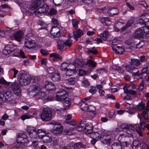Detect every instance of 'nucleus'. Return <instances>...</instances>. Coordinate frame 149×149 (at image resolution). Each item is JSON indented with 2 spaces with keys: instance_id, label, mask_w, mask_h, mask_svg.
I'll list each match as a JSON object with an SVG mask.
<instances>
[{
  "instance_id": "f8f14e48",
  "label": "nucleus",
  "mask_w": 149,
  "mask_h": 149,
  "mask_svg": "<svg viewBox=\"0 0 149 149\" xmlns=\"http://www.w3.org/2000/svg\"><path fill=\"white\" fill-rule=\"evenodd\" d=\"M26 131L30 137L31 138H36L37 137V131L35 128L32 127H28Z\"/></svg>"
},
{
  "instance_id": "20e7f679",
  "label": "nucleus",
  "mask_w": 149,
  "mask_h": 149,
  "mask_svg": "<svg viewBox=\"0 0 149 149\" xmlns=\"http://www.w3.org/2000/svg\"><path fill=\"white\" fill-rule=\"evenodd\" d=\"M40 117L43 121L47 122L50 120L52 118L51 109L48 107H44L40 113Z\"/></svg>"
},
{
  "instance_id": "c85d7f7f",
  "label": "nucleus",
  "mask_w": 149,
  "mask_h": 149,
  "mask_svg": "<svg viewBox=\"0 0 149 149\" xmlns=\"http://www.w3.org/2000/svg\"><path fill=\"white\" fill-rule=\"evenodd\" d=\"M50 76L52 80L54 81H58L61 79L60 74L59 73H54Z\"/></svg>"
},
{
  "instance_id": "a19ab883",
  "label": "nucleus",
  "mask_w": 149,
  "mask_h": 149,
  "mask_svg": "<svg viewBox=\"0 0 149 149\" xmlns=\"http://www.w3.org/2000/svg\"><path fill=\"white\" fill-rule=\"evenodd\" d=\"M112 69L114 70L117 71L120 74L123 73L124 70L121 68L120 67L118 66H116L115 65H113L112 67Z\"/></svg>"
},
{
  "instance_id": "49530a36",
  "label": "nucleus",
  "mask_w": 149,
  "mask_h": 149,
  "mask_svg": "<svg viewBox=\"0 0 149 149\" xmlns=\"http://www.w3.org/2000/svg\"><path fill=\"white\" fill-rule=\"evenodd\" d=\"M120 127L123 129L130 130V125L129 123H124L120 125Z\"/></svg>"
},
{
  "instance_id": "69168bd1",
  "label": "nucleus",
  "mask_w": 149,
  "mask_h": 149,
  "mask_svg": "<svg viewBox=\"0 0 149 149\" xmlns=\"http://www.w3.org/2000/svg\"><path fill=\"white\" fill-rule=\"evenodd\" d=\"M48 72L49 74L52 75V74H54L55 71L54 69L53 68H49L47 69Z\"/></svg>"
},
{
  "instance_id": "7ed1b4c3",
  "label": "nucleus",
  "mask_w": 149,
  "mask_h": 149,
  "mask_svg": "<svg viewBox=\"0 0 149 149\" xmlns=\"http://www.w3.org/2000/svg\"><path fill=\"white\" fill-rule=\"evenodd\" d=\"M33 97L37 100L42 99L45 97V93L41 91V87L38 84L33 85L30 87Z\"/></svg>"
},
{
  "instance_id": "b1692460",
  "label": "nucleus",
  "mask_w": 149,
  "mask_h": 149,
  "mask_svg": "<svg viewBox=\"0 0 149 149\" xmlns=\"http://www.w3.org/2000/svg\"><path fill=\"white\" fill-rule=\"evenodd\" d=\"M147 106L146 107V110H143L141 113L142 116L145 119H147L148 118V112L149 111V100L146 103Z\"/></svg>"
},
{
  "instance_id": "473e14b6",
  "label": "nucleus",
  "mask_w": 149,
  "mask_h": 149,
  "mask_svg": "<svg viewBox=\"0 0 149 149\" xmlns=\"http://www.w3.org/2000/svg\"><path fill=\"white\" fill-rule=\"evenodd\" d=\"M72 116L71 115H67L66 118V123L67 124H69L73 125H74L76 124V123L75 121H72V120L69 121L71 119Z\"/></svg>"
},
{
  "instance_id": "5701e85b",
  "label": "nucleus",
  "mask_w": 149,
  "mask_h": 149,
  "mask_svg": "<svg viewBox=\"0 0 149 149\" xmlns=\"http://www.w3.org/2000/svg\"><path fill=\"white\" fill-rule=\"evenodd\" d=\"M53 146L54 148H59V144L61 140L57 137H54L52 139Z\"/></svg>"
},
{
  "instance_id": "79ce46f5",
  "label": "nucleus",
  "mask_w": 149,
  "mask_h": 149,
  "mask_svg": "<svg viewBox=\"0 0 149 149\" xmlns=\"http://www.w3.org/2000/svg\"><path fill=\"white\" fill-rule=\"evenodd\" d=\"M108 35V32L107 31H104L102 33L100 34V36L103 40H106Z\"/></svg>"
},
{
  "instance_id": "de8ad7c7",
  "label": "nucleus",
  "mask_w": 149,
  "mask_h": 149,
  "mask_svg": "<svg viewBox=\"0 0 149 149\" xmlns=\"http://www.w3.org/2000/svg\"><path fill=\"white\" fill-rule=\"evenodd\" d=\"M77 62L75 64L76 65L77 64L78 67H80L83 66L85 64V62L83 60L80 59L78 60H77Z\"/></svg>"
},
{
  "instance_id": "dca6fc26",
  "label": "nucleus",
  "mask_w": 149,
  "mask_h": 149,
  "mask_svg": "<svg viewBox=\"0 0 149 149\" xmlns=\"http://www.w3.org/2000/svg\"><path fill=\"white\" fill-rule=\"evenodd\" d=\"M50 33L54 38L58 37L61 35L60 28L57 26H53L50 31Z\"/></svg>"
},
{
  "instance_id": "4c0bfd02",
  "label": "nucleus",
  "mask_w": 149,
  "mask_h": 149,
  "mask_svg": "<svg viewBox=\"0 0 149 149\" xmlns=\"http://www.w3.org/2000/svg\"><path fill=\"white\" fill-rule=\"evenodd\" d=\"M148 17V15L146 13H142L140 16V18L143 21H146V23L149 26V19L147 17Z\"/></svg>"
},
{
  "instance_id": "6e6d98bb",
  "label": "nucleus",
  "mask_w": 149,
  "mask_h": 149,
  "mask_svg": "<svg viewBox=\"0 0 149 149\" xmlns=\"http://www.w3.org/2000/svg\"><path fill=\"white\" fill-rule=\"evenodd\" d=\"M137 23H138L143 25V27L144 28H145V26H146L147 25L146 23V21H143L141 19V18H140V19L137 21Z\"/></svg>"
},
{
  "instance_id": "2f4dec72",
  "label": "nucleus",
  "mask_w": 149,
  "mask_h": 149,
  "mask_svg": "<svg viewBox=\"0 0 149 149\" xmlns=\"http://www.w3.org/2000/svg\"><path fill=\"white\" fill-rule=\"evenodd\" d=\"M140 43H137L133 40H131V50H134L136 48H140L142 47V46H139Z\"/></svg>"
},
{
  "instance_id": "2eb2a0df",
  "label": "nucleus",
  "mask_w": 149,
  "mask_h": 149,
  "mask_svg": "<svg viewBox=\"0 0 149 149\" xmlns=\"http://www.w3.org/2000/svg\"><path fill=\"white\" fill-rule=\"evenodd\" d=\"M125 93L127 94V96L124 98V100L127 101L130 100V86L128 84H126L123 87Z\"/></svg>"
},
{
  "instance_id": "393cba45",
  "label": "nucleus",
  "mask_w": 149,
  "mask_h": 149,
  "mask_svg": "<svg viewBox=\"0 0 149 149\" xmlns=\"http://www.w3.org/2000/svg\"><path fill=\"white\" fill-rule=\"evenodd\" d=\"M59 144V148L61 149H68L70 146V143L68 141L63 142L61 140Z\"/></svg>"
},
{
  "instance_id": "f3484780",
  "label": "nucleus",
  "mask_w": 149,
  "mask_h": 149,
  "mask_svg": "<svg viewBox=\"0 0 149 149\" xmlns=\"http://www.w3.org/2000/svg\"><path fill=\"white\" fill-rule=\"evenodd\" d=\"M43 2L40 0H34L32 1L29 7L31 10H34L43 4Z\"/></svg>"
},
{
  "instance_id": "09e8293b",
  "label": "nucleus",
  "mask_w": 149,
  "mask_h": 149,
  "mask_svg": "<svg viewBox=\"0 0 149 149\" xmlns=\"http://www.w3.org/2000/svg\"><path fill=\"white\" fill-rule=\"evenodd\" d=\"M138 109L139 111H141L143 110H146L145 104L143 103H139L138 105Z\"/></svg>"
},
{
  "instance_id": "9b49d317",
  "label": "nucleus",
  "mask_w": 149,
  "mask_h": 149,
  "mask_svg": "<svg viewBox=\"0 0 149 149\" xmlns=\"http://www.w3.org/2000/svg\"><path fill=\"white\" fill-rule=\"evenodd\" d=\"M11 88L14 93L17 96L21 94V88L20 86L17 83H14L11 85Z\"/></svg>"
},
{
  "instance_id": "ea45409f",
  "label": "nucleus",
  "mask_w": 149,
  "mask_h": 149,
  "mask_svg": "<svg viewBox=\"0 0 149 149\" xmlns=\"http://www.w3.org/2000/svg\"><path fill=\"white\" fill-rule=\"evenodd\" d=\"M112 149H122V147L120 143L114 142L111 145Z\"/></svg>"
},
{
  "instance_id": "0e129e2a",
  "label": "nucleus",
  "mask_w": 149,
  "mask_h": 149,
  "mask_svg": "<svg viewBox=\"0 0 149 149\" xmlns=\"http://www.w3.org/2000/svg\"><path fill=\"white\" fill-rule=\"evenodd\" d=\"M97 73L101 74L103 73L106 72V70L105 69L103 68H100L99 69H97L96 70Z\"/></svg>"
},
{
  "instance_id": "f03ea898",
  "label": "nucleus",
  "mask_w": 149,
  "mask_h": 149,
  "mask_svg": "<svg viewBox=\"0 0 149 149\" xmlns=\"http://www.w3.org/2000/svg\"><path fill=\"white\" fill-rule=\"evenodd\" d=\"M17 79L21 85L24 86L29 83L31 78L29 74L22 71L20 72L18 74Z\"/></svg>"
},
{
  "instance_id": "4be33fe9",
  "label": "nucleus",
  "mask_w": 149,
  "mask_h": 149,
  "mask_svg": "<svg viewBox=\"0 0 149 149\" xmlns=\"http://www.w3.org/2000/svg\"><path fill=\"white\" fill-rule=\"evenodd\" d=\"M23 33L21 31H17L13 35L14 38L18 42H20L23 37Z\"/></svg>"
},
{
  "instance_id": "680f3d73",
  "label": "nucleus",
  "mask_w": 149,
  "mask_h": 149,
  "mask_svg": "<svg viewBox=\"0 0 149 149\" xmlns=\"http://www.w3.org/2000/svg\"><path fill=\"white\" fill-rule=\"evenodd\" d=\"M57 13L56 10L53 8L50 9L48 14L50 15H56Z\"/></svg>"
},
{
  "instance_id": "423d86ee",
  "label": "nucleus",
  "mask_w": 149,
  "mask_h": 149,
  "mask_svg": "<svg viewBox=\"0 0 149 149\" xmlns=\"http://www.w3.org/2000/svg\"><path fill=\"white\" fill-rule=\"evenodd\" d=\"M145 124L146 123L145 122L142 121L140 122V125L139 124H135L134 125H131V130L133 131L135 130L140 136L142 137L143 135L140 126L141 127L142 130H144L145 128L146 127V125H145Z\"/></svg>"
},
{
  "instance_id": "f704fd0d",
  "label": "nucleus",
  "mask_w": 149,
  "mask_h": 149,
  "mask_svg": "<svg viewBox=\"0 0 149 149\" xmlns=\"http://www.w3.org/2000/svg\"><path fill=\"white\" fill-rule=\"evenodd\" d=\"M49 57H53L52 60L54 61H56L57 60H61L62 58V57L60 55L54 53L50 54L49 55Z\"/></svg>"
},
{
  "instance_id": "8fccbe9b",
  "label": "nucleus",
  "mask_w": 149,
  "mask_h": 149,
  "mask_svg": "<svg viewBox=\"0 0 149 149\" xmlns=\"http://www.w3.org/2000/svg\"><path fill=\"white\" fill-rule=\"evenodd\" d=\"M72 21L73 26L75 29H77L78 27V25L79 23V22L74 19H72Z\"/></svg>"
},
{
  "instance_id": "3c124183",
  "label": "nucleus",
  "mask_w": 149,
  "mask_h": 149,
  "mask_svg": "<svg viewBox=\"0 0 149 149\" xmlns=\"http://www.w3.org/2000/svg\"><path fill=\"white\" fill-rule=\"evenodd\" d=\"M64 42L65 47H70L72 44V41L71 40L68 39L65 41L64 40Z\"/></svg>"
},
{
  "instance_id": "cd10ccee",
  "label": "nucleus",
  "mask_w": 149,
  "mask_h": 149,
  "mask_svg": "<svg viewBox=\"0 0 149 149\" xmlns=\"http://www.w3.org/2000/svg\"><path fill=\"white\" fill-rule=\"evenodd\" d=\"M100 21L104 25H109L111 24V20L108 17H102Z\"/></svg>"
},
{
  "instance_id": "39448f33",
  "label": "nucleus",
  "mask_w": 149,
  "mask_h": 149,
  "mask_svg": "<svg viewBox=\"0 0 149 149\" xmlns=\"http://www.w3.org/2000/svg\"><path fill=\"white\" fill-rule=\"evenodd\" d=\"M37 46L35 41L30 38L25 39L24 48L28 49H34Z\"/></svg>"
},
{
  "instance_id": "a18cd8bd",
  "label": "nucleus",
  "mask_w": 149,
  "mask_h": 149,
  "mask_svg": "<svg viewBox=\"0 0 149 149\" xmlns=\"http://www.w3.org/2000/svg\"><path fill=\"white\" fill-rule=\"evenodd\" d=\"M74 73V71L72 70H67L66 73L63 74V77H67L68 76H71Z\"/></svg>"
},
{
  "instance_id": "6ab92c4d",
  "label": "nucleus",
  "mask_w": 149,
  "mask_h": 149,
  "mask_svg": "<svg viewBox=\"0 0 149 149\" xmlns=\"http://www.w3.org/2000/svg\"><path fill=\"white\" fill-rule=\"evenodd\" d=\"M93 127L91 123H87L83 129V131L86 134H90L92 133Z\"/></svg>"
},
{
  "instance_id": "412c9836",
  "label": "nucleus",
  "mask_w": 149,
  "mask_h": 149,
  "mask_svg": "<svg viewBox=\"0 0 149 149\" xmlns=\"http://www.w3.org/2000/svg\"><path fill=\"white\" fill-rule=\"evenodd\" d=\"M39 138L42 139L44 143H47L51 142L52 141L51 136L50 134L44 135L39 134Z\"/></svg>"
},
{
  "instance_id": "c9c22d12",
  "label": "nucleus",
  "mask_w": 149,
  "mask_h": 149,
  "mask_svg": "<svg viewBox=\"0 0 149 149\" xmlns=\"http://www.w3.org/2000/svg\"><path fill=\"white\" fill-rule=\"evenodd\" d=\"M131 73H132L133 76H139V75L138 74L139 71L137 68L131 66Z\"/></svg>"
},
{
  "instance_id": "c03bdc74",
  "label": "nucleus",
  "mask_w": 149,
  "mask_h": 149,
  "mask_svg": "<svg viewBox=\"0 0 149 149\" xmlns=\"http://www.w3.org/2000/svg\"><path fill=\"white\" fill-rule=\"evenodd\" d=\"M87 63L91 68L95 67L96 66V63L91 59H88L87 62Z\"/></svg>"
},
{
  "instance_id": "c756f323",
  "label": "nucleus",
  "mask_w": 149,
  "mask_h": 149,
  "mask_svg": "<svg viewBox=\"0 0 149 149\" xmlns=\"http://www.w3.org/2000/svg\"><path fill=\"white\" fill-rule=\"evenodd\" d=\"M58 49L60 51L63 50L65 47L64 40L59 39L57 42Z\"/></svg>"
},
{
  "instance_id": "0eeeda50",
  "label": "nucleus",
  "mask_w": 149,
  "mask_h": 149,
  "mask_svg": "<svg viewBox=\"0 0 149 149\" xmlns=\"http://www.w3.org/2000/svg\"><path fill=\"white\" fill-rule=\"evenodd\" d=\"M0 98L3 101H10L13 98V96L11 91H7L0 93Z\"/></svg>"
},
{
  "instance_id": "1a4fd4ad",
  "label": "nucleus",
  "mask_w": 149,
  "mask_h": 149,
  "mask_svg": "<svg viewBox=\"0 0 149 149\" xmlns=\"http://www.w3.org/2000/svg\"><path fill=\"white\" fill-rule=\"evenodd\" d=\"M51 124L54 125V127L51 130V132L53 134H56L62 132L63 129L61 124L56 122H52Z\"/></svg>"
},
{
  "instance_id": "6e6552de",
  "label": "nucleus",
  "mask_w": 149,
  "mask_h": 149,
  "mask_svg": "<svg viewBox=\"0 0 149 149\" xmlns=\"http://www.w3.org/2000/svg\"><path fill=\"white\" fill-rule=\"evenodd\" d=\"M9 43L10 44H7L3 51V53L6 56L8 55L9 54L13 52L15 48L14 45L11 43V41H9Z\"/></svg>"
},
{
  "instance_id": "bf43d9fd",
  "label": "nucleus",
  "mask_w": 149,
  "mask_h": 149,
  "mask_svg": "<svg viewBox=\"0 0 149 149\" xmlns=\"http://www.w3.org/2000/svg\"><path fill=\"white\" fill-rule=\"evenodd\" d=\"M96 91V87L94 86H91L89 91V92L92 94H93L95 93Z\"/></svg>"
},
{
  "instance_id": "4d7b16f0",
  "label": "nucleus",
  "mask_w": 149,
  "mask_h": 149,
  "mask_svg": "<svg viewBox=\"0 0 149 149\" xmlns=\"http://www.w3.org/2000/svg\"><path fill=\"white\" fill-rule=\"evenodd\" d=\"M32 116H29L26 114H24L20 117L21 119L23 120H24L26 119H29L31 118Z\"/></svg>"
},
{
  "instance_id": "5fc2aeb1",
  "label": "nucleus",
  "mask_w": 149,
  "mask_h": 149,
  "mask_svg": "<svg viewBox=\"0 0 149 149\" xmlns=\"http://www.w3.org/2000/svg\"><path fill=\"white\" fill-rule=\"evenodd\" d=\"M123 68L125 69V70L127 72H130V65L127 64L123 65Z\"/></svg>"
},
{
  "instance_id": "a878e982",
  "label": "nucleus",
  "mask_w": 149,
  "mask_h": 149,
  "mask_svg": "<svg viewBox=\"0 0 149 149\" xmlns=\"http://www.w3.org/2000/svg\"><path fill=\"white\" fill-rule=\"evenodd\" d=\"M63 104L64 106V108L65 109H68L71 104L70 99L68 98H66L63 100Z\"/></svg>"
},
{
  "instance_id": "ddd939ff",
  "label": "nucleus",
  "mask_w": 149,
  "mask_h": 149,
  "mask_svg": "<svg viewBox=\"0 0 149 149\" xmlns=\"http://www.w3.org/2000/svg\"><path fill=\"white\" fill-rule=\"evenodd\" d=\"M49 9V7L46 4H44L43 5L40 7L35 12V14L38 15L40 14L46 13Z\"/></svg>"
},
{
  "instance_id": "7c9ffc66",
  "label": "nucleus",
  "mask_w": 149,
  "mask_h": 149,
  "mask_svg": "<svg viewBox=\"0 0 149 149\" xmlns=\"http://www.w3.org/2000/svg\"><path fill=\"white\" fill-rule=\"evenodd\" d=\"M81 107V109L82 110H85L86 109H87L90 111H93V110H91L90 108L91 107H93L92 106H88V104H86L85 102H83V100L82 101Z\"/></svg>"
},
{
  "instance_id": "603ef678",
  "label": "nucleus",
  "mask_w": 149,
  "mask_h": 149,
  "mask_svg": "<svg viewBox=\"0 0 149 149\" xmlns=\"http://www.w3.org/2000/svg\"><path fill=\"white\" fill-rule=\"evenodd\" d=\"M130 26V21H128L126 24V25L123 27L121 29V31H124L126 30Z\"/></svg>"
},
{
  "instance_id": "f257e3e1",
  "label": "nucleus",
  "mask_w": 149,
  "mask_h": 149,
  "mask_svg": "<svg viewBox=\"0 0 149 149\" xmlns=\"http://www.w3.org/2000/svg\"><path fill=\"white\" fill-rule=\"evenodd\" d=\"M133 36L137 38H149V26L138 29L133 34Z\"/></svg>"
},
{
  "instance_id": "9d476101",
  "label": "nucleus",
  "mask_w": 149,
  "mask_h": 149,
  "mask_svg": "<svg viewBox=\"0 0 149 149\" xmlns=\"http://www.w3.org/2000/svg\"><path fill=\"white\" fill-rule=\"evenodd\" d=\"M67 92L63 89H61L56 93V100L62 102L63 100L66 98Z\"/></svg>"
},
{
  "instance_id": "13d9d810",
  "label": "nucleus",
  "mask_w": 149,
  "mask_h": 149,
  "mask_svg": "<svg viewBox=\"0 0 149 149\" xmlns=\"http://www.w3.org/2000/svg\"><path fill=\"white\" fill-rule=\"evenodd\" d=\"M91 136H93V139H100L99 137V134L97 132H94L92 133L91 135Z\"/></svg>"
},
{
  "instance_id": "e433bc0d",
  "label": "nucleus",
  "mask_w": 149,
  "mask_h": 149,
  "mask_svg": "<svg viewBox=\"0 0 149 149\" xmlns=\"http://www.w3.org/2000/svg\"><path fill=\"white\" fill-rule=\"evenodd\" d=\"M118 10L115 8H111L109 10L108 13L110 15H113L117 14L118 13Z\"/></svg>"
},
{
  "instance_id": "a211bd4d",
  "label": "nucleus",
  "mask_w": 149,
  "mask_h": 149,
  "mask_svg": "<svg viewBox=\"0 0 149 149\" xmlns=\"http://www.w3.org/2000/svg\"><path fill=\"white\" fill-rule=\"evenodd\" d=\"M111 47L113 51L117 54H121L124 52V50L122 47H119L116 44H112Z\"/></svg>"
},
{
  "instance_id": "e2e57ef3",
  "label": "nucleus",
  "mask_w": 149,
  "mask_h": 149,
  "mask_svg": "<svg viewBox=\"0 0 149 149\" xmlns=\"http://www.w3.org/2000/svg\"><path fill=\"white\" fill-rule=\"evenodd\" d=\"M40 52L43 56H45L48 55L49 53L47 50L45 49H41Z\"/></svg>"
},
{
  "instance_id": "774afa93",
  "label": "nucleus",
  "mask_w": 149,
  "mask_h": 149,
  "mask_svg": "<svg viewBox=\"0 0 149 149\" xmlns=\"http://www.w3.org/2000/svg\"><path fill=\"white\" fill-rule=\"evenodd\" d=\"M14 52V55L15 56H19L20 50L18 49L15 48L14 50L13 51Z\"/></svg>"
},
{
  "instance_id": "aec40b11",
  "label": "nucleus",
  "mask_w": 149,
  "mask_h": 149,
  "mask_svg": "<svg viewBox=\"0 0 149 149\" xmlns=\"http://www.w3.org/2000/svg\"><path fill=\"white\" fill-rule=\"evenodd\" d=\"M45 88L47 91H54L55 89V85L52 82L46 81L45 84Z\"/></svg>"
},
{
  "instance_id": "338daca9",
  "label": "nucleus",
  "mask_w": 149,
  "mask_h": 149,
  "mask_svg": "<svg viewBox=\"0 0 149 149\" xmlns=\"http://www.w3.org/2000/svg\"><path fill=\"white\" fill-rule=\"evenodd\" d=\"M125 44L127 48H130V40L129 39L125 40Z\"/></svg>"
},
{
  "instance_id": "864d4df0",
  "label": "nucleus",
  "mask_w": 149,
  "mask_h": 149,
  "mask_svg": "<svg viewBox=\"0 0 149 149\" xmlns=\"http://www.w3.org/2000/svg\"><path fill=\"white\" fill-rule=\"evenodd\" d=\"M84 122H83V123H82V122H81V123L79 124L77 126L76 128L77 131H80L82 130L83 127L84 126L82 125L84 124Z\"/></svg>"
},
{
  "instance_id": "72a5a7b5",
  "label": "nucleus",
  "mask_w": 149,
  "mask_h": 149,
  "mask_svg": "<svg viewBox=\"0 0 149 149\" xmlns=\"http://www.w3.org/2000/svg\"><path fill=\"white\" fill-rule=\"evenodd\" d=\"M65 77L66 83L70 85H73L75 83V78L74 77H71L69 79H67L68 77Z\"/></svg>"
},
{
  "instance_id": "58836bf2",
  "label": "nucleus",
  "mask_w": 149,
  "mask_h": 149,
  "mask_svg": "<svg viewBox=\"0 0 149 149\" xmlns=\"http://www.w3.org/2000/svg\"><path fill=\"white\" fill-rule=\"evenodd\" d=\"M141 65L140 62L138 59L135 58L131 59V66H133L134 65L136 66H139Z\"/></svg>"
},
{
  "instance_id": "37998d69",
  "label": "nucleus",
  "mask_w": 149,
  "mask_h": 149,
  "mask_svg": "<svg viewBox=\"0 0 149 149\" xmlns=\"http://www.w3.org/2000/svg\"><path fill=\"white\" fill-rule=\"evenodd\" d=\"M68 66V63L64 62L61 64L60 66V69L62 71H66L67 70V68Z\"/></svg>"
},
{
  "instance_id": "052dcab7",
  "label": "nucleus",
  "mask_w": 149,
  "mask_h": 149,
  "mask_svg": "<svg viewBox=\"0 0 149 149\" xmlns=\"http://www.w3.org/2000/svg\"><path fill=\"white\" fill-rule=\"evenodd\" d=\"M82 147V144L81 143H76L73 146V147L75 149H79Z\"/></svg>"
},
{
  "instance_id": "bb28decb",
  "label": "nucleus",
  "mask_w": 149,
  "mask_h": 149,
  "mask_svg": "<svg viewBox=\"0 0 149 149\" xmlns=\"http://www.w3.org/2000/svg\"><path fill=\"white\" fill-rule=\"evenodd\" d=\"M74 38L77 40V38L80 37L83 34V32L80 29H78L73 31Z\"/></svg>"
},
{
  "instance_id": "4468645a",
  "label": "nucleus",
  "mask_w": 149,
  "mask_h": 149,
  "mask_svg": "<svg viewBox=\"0 0 149 149\" xmlns=\"http://www.w3.org/2000/svg\"><path fill=\"white\" fill-rule=\"evenodd\" d=\"M100 139L104 144L109 145L110 143V136L106 134H101L100 137Z\"/></svg>"
}]
</instances>
